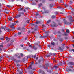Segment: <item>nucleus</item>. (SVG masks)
I'll return each instance as SVG.
<instances>
[{
  "label": "nucleus",
  "instance_id": "f257e3e1",
  "mask_svg": "<svg viewBox=\"0 0 74 74\" xmlns=\"http://www.w3.org/2000/svg\"><path fill=\"white\" fill-rule=\"evenodd\" d=\"M53 27H57L58 26V25L56 24V23L55 22L53 23L51 25Z\"/></svg>",
  "mask_w": 74,
  "mask_h": 74
},
{
  "label": "nucleus",
  "instance_id": "f03ea898",
  "mask_svg": "<svg viewBox=\"0 0 74 74\" xmlns=\"http://www.w3.org/2000/svg\"><path fill=\"white\" fill-rule=\"evenodd\" d=\"M15 25V24H12L10 26V27L12 29H15V26H14Z\"/></svg>",
  "mask_w": 74,
  "mask_h": 74
},
{
  "label": "nucleus",
  "instance_id": "7ed1b4c3",
  "mask_svg": "<svg viewBox=\"0 0 74 74\" xmlns=\"http://www.w3.org/2000/svg\"><path fill=\"white\" fill-rule=\"evenodd\" d=\"M3 48V46L2 45H0V51H2V49ZM1 52V51H0Z\"/></svg>",
  "mask_w": 74,
  "mask_h": 74
},
{
  "label": "nucleus",
  "instance_id": "20e7f679",
  "mask_svg": "<svg viewBox=\"0 0 74 74\" xmlns=\"http://www.w3.org/2000/svg\"><path fill=\"white\" fill-rule=\"evenodd\" d=\"M5 39L7 42H8L10 40V39L8 37H6Z\"/></svg>",
  "mask_w": 74,
  "mask_h": 74
},
{
  "label": "nucleus",
  "instance_id": "39448f33",
  "mask_svg": "<svg viewBox=\"0 0 74 74\" xmlns=\"http://www.w3.org/2000/svg\"><path fill=\"white\" fill-rule=\"evenodd\" d=\"M32 48L35 50H37V48L34 45L32 47Z\"/></svg>",
  "mask_w": 74,
  "mask_h": 74
},
{
  "label": "nucleus",
  "instance_id": "423d86ee",
  "mask_svg": "<svg viewBox=\"0 0 74 74\" xmlns=\"http://www.w3.org/2000/svg\"><path fill=\"white\" fill-rule=\"evenodd\" d=\"M72 71V70L70 69V68H69L68 69H66V71L69 73V71Z\"/></svg>",
  "mask_w": 74,
  "mask_h": 74
},
{
  "label": "nucleus",
  "instance_id": "0eeeda50",
  "mask_svg": "<svg viewBox=\"0 0 74 74\" xmlns=\"http://www.w3.org/2000/svg\"><path fill=\"white\" fill-rule=\"evenodd\" d=\"M8 20L10 21H12V18L11 17H10L8 18Z\"/></svg>",
  "mask_w": 74,
  "mask_h": 74
},
{
  "label": "nucleus",
  "instance_id": "6e6552de",
  "mask_svg": "<svg viewBox=\"0 0 74 74\" xmlns=\"http://www.w3.org/2000/svg\"><path fill=\"white\" fill-rule=\"evenodd\" d=\"M21 16V15H18L17 16H16L15 17V18H19V17H20Z\"/></svg>",
  "mask_w": 74,
  "mask_h": 74
},
{
  "label": "nucleus",
  "instance_id": "1a4fd4ad",
  "mask_svg": "<svg viewBox=\"0 0 74 74\" xmlns=\"http://www.w3.org/2000/svg\"><path fill=\"white\" fill-rule=\"evenodd\" d=\"M23 8H21L18 10V11H23Z\"/></svg>",
  "mask_w": 74,
  "mask_h": 74
},
{
  "label": "nucleus",
  "instance_id": "9d476101",
  "mask_svg": "<svg viewBox=\"0 0 74 74\" xmlns=\"http://www.w3.org/2000/svg\"><path fill=\"white\" fill-rule=\"evenodd\" d=\"M44 13H48V11L47 10H45L44 12H42V14H44Z\"/></svg>",
  "mask_w": 74,
  "mask_h": 74
},
{
  "label": "nucleus",
  "instance_id": "9b49d317",
  "mask_svg": "<svg viewBox=\"0 0 74 74\" xmlns=\"http://www.w3.org/2000/svg\"><path fill=\"white\" fill-rule=\"evenodd\" d=\"M8 31V32H10L11 31V29H10L9 28H8L6 29Z\"/></svg>",
  "mask_w": 74,
  "mask_h": 74
},
{
  "label": "nucleus",
  "instance_id": "f8f14e48",
  "mask_svg": "<svg viewBox=\"0 0 74 74\" xmlns=\"http://www.w3.org/2000/svg\"><path fill=\"white\" fill-rule=\"evenodd\" d=\"M0 40H1V41H4V38H0Z\"/></svg>",
  "mask_w": 74,
  "mask_h": 74
},
{
  "label": "nucleus",
  "instance_id": "ddd939ff",
  "mask_svg": "<svg viewBox=\"0 0 74 74\" xmlns=\"http://www.w3.org/2000/svg\"><path fill=\"white\" fill-rule=\"evenodd\" d=\"M66 32L67 33H70V31L69 29H67L66 31Z\"/></svg>",
  "mask_w": 74,
  "mask_h": 74
},
{
  "label": "nucleus",
  "instance_id": "4468645a",
  "mask_svg": "<svg viewBox=\"0 0 74 74\" xmlns=\"http://www.w3.org/2000/svg\"><path fill=\"white\" fill-rule=\"evenodd\" d=\"M50 22H51V20H49L47 22V24L49 23Z\"/></svg>",
  "mask_w": 74,
  "mask_h": 74
},
{
  "label": "nucleus",
  "instance_id": "2eb2a0df",
  "mask_svg": "<svg viewBox=\"0 0 74 74\" xmlns=\"http://www.w3.org/2000/svg\"><path fill=\"white\" fill-rule=\"evenodd\" d=\"M72 16H68V18H69V19H71V18H72Z\"/></svg>",
  "mask_w": 74,
  "mask_h": 74
},
{
  "label": "nucleus",
  "instance_id": "dca6fc26",
  "mask_svg": "<svg viewBox=\"0 0 74 74\" xmlns=\"http://www.w3.org/2000/svg\"><path fill=\"white\" fill-rule=\"evenodd\" d=\"M51 44L52 45H55V43L54 42H51Z\"/></svg>",
  "mask_w": 74,
  "mask_h": 74
},
{
  "label": "nucleus",
  "instance_id": "f3484780",
  "mask_svg": "<svg viewBox=\"0 0 74 74\" xmlns=\"http://www.w3.org/2000/svg\"><path fill=\"white\" fill-rule=\"evenodd\" d=\"M40 23V21H37L36 22V24H39Z\"/></svg>",
  "mask_w": 74,
  "mask_h": 74
},
{
  "label": "nucleus",
  "instance_id": "a211bd4d",
  "mask_svg": "<svg viewBox=\"0 0 74 74\" xmlns=\"http://www.w3.org/2000/svg\"><path fill=\"white\" fill-rule=\"evenodd\" d=\"M51 18H52V19H54V18H55V16H54V15H53V16H52Z\"/></svg>",
  "mask_w": 74,
  "mask_h": 74
},
{
  "label": "nucleus",
  "instance_id": "6ab92c4d",
  "mask_svg": "<svg viewBox=\"0 0 74 74\" xmlns=\"http://www.w3.org/2000/svg\"><path fill=\"white\" fill-rule=\"evenodd\" d=\"M60 41L61 42H62L63 41V40L62 38H61L60 39Z\"/></svg>",
  "mask_w": 74,
  "mask_h": 74
},
{
  "label": "nucleus",
  "instance_id": "aec40b11",
  "mask_svg": "<svg viewBox=\"0 0 74 74\" xmlns=\"http://www.w3.org/2000/svg\"><path fill=\"white\" fill-rule=\"evenodd\" d=\"M19 56V54L18 53H17L15 55V56H16V57H17V56Z\"/></svg>",
  "mask_w": 74,
  "mask_h": 74
},
{
  "label": "nucleus",
  "instance_id": "412c9836",
  "mask_svg": "<svg viewBox=\"0 0 74 74\" xmlns=\"http://www.w3.org/2000/svg\"><path fill=\"white\" fill-rule=\"evenodd\" d=\"M69 64L70 65H73V62H69Z\"/></svg>",
  "mask_w": 74,
  "mask_h": 74
},
{
  "label": "nucleus",
  "instance_id": "4be33fe9",
  "mask_svg": "<svg viewBox=\"0 0 74 74\" xmlns=\"http://www.w3.org/2000/svg\"><path fill=\"white\" fill-rule=\"evenodd\" d=\"M53 68H55V69H57V68H58V67L56 66H53Z\"/></svg>",
  "mask_w": 74,
  "mask_h": 74
},
{
  "label": "nucleus",
  "instance_id": "5701e85b",
  "mask_svg": "<svg viewBox=\"0 0 74 74\" xmlns=\"http://www.w3.org/2000/svg\"><path fill=\"white\" fill-rule=\"evenodd\" d=\"M38 6H39V7H41V6H42V4L40 3L39 4Z\"/></svg>",
  "mask_w": 74,
  "mask_h": 74
},
{
  "label": "nucleus",
  "instance_id": "b1692460",
  "mask_svg": "<svg viewBox=\"0 0 74 74\" xmlns=\"http://www.w3.org/2000/svg\"><path fill=\"white\" fill-rule=\"evenodd\" d=\"M7 7H8V8H10V7H11V6H10V5H7Z\"/></svg>",
  "mask_w": 74,
  "mask_h": 74
},
{
  "label": "nucleus",
  "instance_id": "393cba45",
  "mask_svg": "<svg viewBox=\"0 0 74 74\" xmlns=\"http://www.w3.org/2000/svg\"><path fill=\"white\" fill-rule=\"evenodd\" d=\"M27 23H30V21L29 20H27Z\"/></svg>",
  "mask_w": 74,
  "mask_h": 74
},
{
  "label": "nucleus",
  "instance_id": "a878e982",
  "mask_svg": "<svg viewBox=\"0 0 74 74\" xmlns=\"http://www.w3.org/2000/svg\"><path fill=\"white\" fill-rule=\"evenodd\" d=\"M55 14L56 15H58V12H55Z\"/></svg>",
  "mask_w": 74,
  "mask_h": 74
},
{
  "label": "nucleus",
  "instance_id": "bb28decb",
  "mask_svg": "<svg viewBox=\"0 0 74 74\" xmlns=\"http://www.w3.org/2000/svg\"><path fill=\"white\" fill-rule=\"evenodd\" d=\"M18 35H20V34H21V32H18Z\"/></svg>",
  "mask_w": 74,
  "mask_h": 74
},
{
  "label": "nucleus",
  "instance_id": "cd10ccee",
  "mask_svg": "<svg viewBox=\"0 0 74 74\" xmlns=\"http://www.w3.org/2000/svg\"><path fill=\"white\" fill-rule=\"evenodd\" d=\"M69 68L71 69H71L73 68V66H70L69 67Z\"/></svg>",
  "mask_w": 74,
  "mask_h": 74
},
{
  "label": "nucleus",
  "instance_id": "c85d7f7f",
  "mask_svg": "<svg viewBox=\"0 0 74 74\" xmlns=\"http://www.w3.org/2000/svg\"><path fill=\"white\" fill-rule=\"evenodd\" d=\"M59 50H62V48L61 47H59V49H58Z\"/></svg>",
  "mask_w": 74,
  "mask_h": 74
},
{
  "label": "nucleus",
  "instance_id": "c756f323",
  "mask_svg": "<svg viewBox=\"0 0 74 74\" xmlns=\"http://www.w3.org/2000/svg\"><path fill=\"white\" fill-rule=\"evenodd\" d=\"M46 65L47 66H49V64H46Z\"/></svg>",
  "mask_w": 74,
  "mask_h": 74
},
{
  "label": "nucleus",
  "instance_id": "7c9ffc66",
  "mask_svg": "<svg viewBox=\"0 0 74 74\" xmlns=\"http://www.w3.org/2000/svg\"><path fill=\"white\" fill-rule=\"evenodd\" d=\"M15 23H19V21H16L15 22Z\"/></svg>",
  "mask_w": 74,
  "mask_h": 74
},
{
  "label": "nucleus",
  "instance_id": "2f4dec72",
  "mask_svg": "<svg viewBox=\"0 0 74 74\" xmlns=\"http://www.w3.org/2000/svg\"><path fill=\"white\" fill-rule=\"evenodd\" d=\"M20 46H21V47H23V45L22 44H21V45H20Z\"/></svg>",
  "mask_w": 74,
  "mask_h": 74
},
{
  "label": "nucleus",
  "instance_id": "473e14b6",
  "mask_svg": "<svg viewBox=\"0 0 74 74\" xmlns=\"http://www.w3.org/2000/svg\"><path fill=\"white\" fill-rule=\"evenodd\" d=\"M41 60H39L38 61V63H40V62H41Z\"/></svg>",
  "mask_w": 74,
  "mask_h": 74
},
{
  "label": "nucleus",
  "instance_id": "72a5a7b5",
  "mask_svg": "<svg viewBox=\"0 0 74 74\" xmlns=\"http://www.w3.org/2000/svg\"><path fill=\"white\" fill-rule=\"evenodd\" d=\"M20 55L22 57H23V55L22 53H21Z\"/></svg>",
  "mask_w": 74,
  "mask_h": 74
},
{
  "label": "nucleus",
  "instance_id": "f704fd0d",
  "mask_svg": "<svg viewBox=\"0 0 74 74\" xmlns=\"http://www.w3.org/2000/svg\"><path fill=\"white\" fill-rule=\"evenodd\" d=\"M13 40H14V39H13L11 41V42H14V41H13Z\"/></svg>",
  "mask_w": 74,
  "mask_h": 74
},
{
  "label": "nucleus",
  "instance_id": "c9c22d12",
  "mask_svg": "<svg viewBox=\"0 0 74 74\" xmlns=\"http://www.w3.org/2000/svg\"><path fill=\"white\" fill-rule=\"evenodd\" d=\"M1 28L2 29H5L4 28V27H2Z\"/></svg>",
  "mask_w": 74,
  "mask_h": 74
},
{
  "label": "nucleus",
  "instance_id": "e433bc0d",
  "mask_svg": "<svg viewBox=\"0 0 74 74\" xmlns=\"http://www.w3.org/2000/svg\"><path fill=\"white\" fill-rule=\"evenodd\" d=\"M65 7H68V5H65Z\"/></svg>",
  "mask_w": 74,
  "mask_h": 74
},
{
  "label": "nucleus",
  "instance_id": "4c0bfd02",
  "mask_svg": "<svg viewBox=\"0 0 74 74\" xmlns=\"http://www.w3.org/2000/svg\"><path fill=\"white\" fill-rule=\"evenodd\" d=\"M36 55H35L34 56V58H36Z\"/></svg>",
  "mask_w": 74,
  "mask_h": 74
},
{
  "label": "nucleus",
  "instance_id": "58836bf2",
  "mask_svg": "<svg viewBox=\"0 0 74 74\" xmlns=\"http://www.w3.org/2000/svg\"><path fill=\"white\" fill-rule=\"evenodd\" d=\"M21 58V57L20 56H18V58Z\"/></svg>",
  "mask_w": 74,
  "mask_h": 74
},
{
  "label": "nucleus",
  "instance_id": "ea45409f",
  "mask_svg": "<svg viewBox=\"0 0 74 74\" xmlns=\"http://www.w3.org/2000/svg\"><path fill=\"white\" fill-rule=\"evenodd\" d=\"M64 33L65 34V36H67V34L66 33V32H64Z\"/></svg>",
  "mask_w": 74,
  "mask_h": 74
},
{
  "label": "nucleus",
  "instance_id": "a19ab883",
  "mask_svg": "<svg viewBox=\"0 0 74 74\" xmlns=\"http://www.w3.org/2000/svg\"><path fill=\"white\" fill-rule=\"evenodd\" d=\"M68 38L67 37H65V39H67Z\"/></svg>",
  "mask_w": 74,
  "mask_h": 74
},
{
  "label": "nucleus",
  "instance_id": "79ce46f5",
  "mask_svg": "<svg viewBox=\"0 0 74 74\" xmlns=\"http://www.w3.org/2000/svg\"><path fill=\"white\" fill-rule=\"evenodd\" d=\"M57 33H58V34L60 33V31H58L57 32Z\"/></svg>",
  "mask_w": 74,
  "mask_h": 74
},
{
  "label": "nucleus",
  "instance_id": "37998d69",
  "mask_svg": "<svg viewBox=\"0 0 74 74\" xmlns=\"http://www.w3.org/2000/svg\"><path fill=\"white\" fill-rule=\"evenodd\" d=\"M35 1L36 2H37V3L38 1V0H35Z\"/></svg>",
  "mask_w": 74,
  "mask_h": 74
},
{
  "label": "nucleus",
  "instance_id": "c03bdc74",
  "mask_svg": "<svg viewBox=\"0 0 74 74\" xmlns=\"http://www.w3.org/2000/svg\"><path fill=\"white\" fill-rule=\"evenodd\" d=\"M29 47H30V48H32V45H29Z\"/></svg>",
  "mask_w": 74,
  "mask_h": 74
},
{
  "label": "nucleus",
  "instance_id": "a18cd8bd",
  "mask_svg": "<svg viewBox=\"0 0 74 74\" xmlns=\"http://www.w3.org/2000/svg\"><path fill=\"white\" fill-rule=\"evenodd\" d=\"M38 15H39L38 14H37L36 15V16H37Z\"/></svg>",
  "mask_w": 74,
  "mask_h": 74
},
{
  "label": "nucleus",
  "instance_id": "49530a36",
  "mask_svg": "<svg viewBox=\"0 0 74 74\" xmlns=\"http://www.w3.org/2000/svg\"><path fill=\"white\" fill-rule=\"evenodd\" d=\"M69 51H70V52H72V50L70 49L69 50Z\"/></svg>",
  "mask_w": 74,
  "mask_h": 74
},
{
  "label": "nucleus",
  "instance_id": "de8ad7c7",
  "mask_svg": "<svg viewBox=\"0 0 74 74\" xmlns=\"http://www.w3.org/2000/svg\"><path fill=\"white\" fill-rule=\"evenodd\" d=\"M38 59V57H36V60H37V59Z\"/></svg>",
  "mask_w": 74,
  "mask_h": 74
},
{
  "label": "nucleus",
  "instance_id": "09e8293b",
  "mask_svg": "<svg viewBox=\"0 0 74 74\" xmlns=\"http://www.w3.org/2000/svg\"><path fill=\"white\" fill-rule=\"evenodd\" d=\"M17 66H18V67H19V66H20V65H19V64H18L17 65Z\"/></svg>",
  "mask_w": 74,
  "mask_h": 74
},
{
  "label": "nucleus",
  "instance_id": "8fccbe9b",
  "mask_svg": "<svg viewBox=\"0 0 74 74\" xmlns=\"http://www.w3.org/2000/svg\"><path fill=\"white\" fill-rule=\"evenodd\" d=\"M32 66L31 65H30V69H32Z\"/></svg>",
  "mask_w": 74,
  "mask_h": 74
},
{
  "label": "nucleus",
  "instance_id": "3c124183",
  "mask_svg": "<svg viewBox=\"0 0 74 74\" xmlns=\"http://www.w3.org/2000/svg\"><path fill=\"white\" fill-rule=\"evenodd\" d=\"M51 47V46L49 45H48V47Z\"/></svg>",
  "mask_w": 74,
  "mask_h": 74
},
{
  "label": "nucleus",
  "instance_id": "603ef678",
  "mask_svg": "<svg viewBox=\"0 0 74 74\" xmlns=\"http://www.w3.org/2000/svg\"><path fill=\"white\" fill-rule=\"evenodd\" d=\"M6 13L7 14H8V12H6Z\"/></svg>",
  "mask_w": 74,
  "mask_h": 74
},
{
  "label": "nucleus",
  "instance_id": "864d4df0",
  "mask_svg": "<svg viewBox=\"0 0 74 74\" xmlns=\"http://www.w3.org/2000/svg\"><path fill=\"white\" fill-rule=\"evenodd\" d=\"M62 32H64V29H62Z\"/></svg>",
  "mask_w": 74,
  "mask_h": 74
},
{
  "label": "nucleus",
  "instance_id": "5fc2aeb1",
  "mask_svg": "<svg viewBox=\"0 0 74 74\" xmlns=\"http://www.w3.org/2000/svg\"><path fill=\"white\" fill-rule=\"evenodd\" d=\"M39 47H40H40H41V46L40 45H39Z\"/></svg>",
  "mask_w": 74,
  "mask_h": 74
},
{
  "label": "nucleus",
  "instance_id": "6e6d98bb",
  "mask_svg": "<svg viewBox=\"0 0 74 74\" xmlns=\"http://www.w3.org/2000/svg\"><path fill=\"white\" fill-rule=\"evenodd\" d=\"M58 25H60H60H61V24H60V23H58Z\"/></svg>",
  "mask_w": 74,
  "mask_h": 74
},
{
  "label": "nucleus",
  "instance_id": "4d7b16f0",
  "mask_svg": "<svg viewBox=\"0 0 74 74\" xmlns=\"http://www.w3.org/2000/svg\"><path fill=\"white\" fill-rule=\"evenodd\" d=\"M1 7V5L0 3V8Z\"/></svg>",
  "mask_w": 74,
  "mask_h": 74
},
{
  "label": "nucleus",
  "instance_id": "13d9d810",
  "mask_svg": "<svg viewBox=\"0 0 74 74\" xmlns=\"http://www.w3.org/2000/svg\"><path fill=\"white\" fill-rule=\"evenodd\" d=\"M70 3H72V1H70Z\"/></svg>",
  "mask_w": 74,
  "mask_h": 74
},
{
  "label": "nucleus",
  "instance_id": "bf43d9fd",
  "mask_svg": "<svg viewBox=\"0 0 74 74\" xmlns=\"http://www.w3.org/2000/svg\"><path fill=\"white\" fill-rule=\"evenodd\" d=\"M23 11L24 12H26V10H25V9L23 10Z\"/></svg>",
  "mask_w": 74,
  "mask_h": 74
},
{
  "label": "nucleus",
  "instance_id": "052dcab7",
  "mask_svg": "<svg viewBox=\"0 0 74 74\" xmlns=\"http://www.w3.org/2000/svg\"><path fill=\"white\" fill-rule=\"evenodd\" d=\"M13 60H15V61H16V59H13Z\"/></svg>",
  "mask_w": 74,
  "mask_h": 74
},
{
  "label": "nucleus",
  "instance_id": "680f3d73",
  "mask_svg": "<svg viewBox=\"0 0 74 74\" xmlns=\"http://www.w3.org/2000/svg\"><path fill=\"white\" fill-rule=\"evenodd\" d=\"M30 31H28V33H30Z\"/></svg>",
  "mask_w": 74,
  "mask_h": 74
},
{
  "label": "nucleus",
  "instance_id": "e2e57ef3",
  "mask_svg": "<svg viewBox=\"0 0 74 74\" xmlns=\"http://www.w3.org/2000/svg\"><path fill=\"white\" fill-rule=\"evenodd\" d=\"M31 63H32V64H33V63H34V62H31Z\"/></svg>",
  "mask_w": 74,
  "mask_h": 74
},
{
  "label": "nucleus",
  "instance_id": "0e129e2a",
  "mask_svg": "<svg viewBox=\"0 0 74 74\" xmlns=\"http://www.w3.org/2000/svg\"><path fill=\"white\" fill-rule=\"evenodd\" d=\"M32 26H34V24H32Z\"/></svg>",
  "mask_w": 74,
  "mask_h": 74
},
{
  "label": "nucleus",
  "instance_id": "69168bd1",
  "mask_svg": "<svg viewBox=\"0 0 74 74\" xmlns=\"http://www.w3.org/2000/svg\"><path fill=\"white\" fill-rule=\"evenodd\" d=\"M72 51H73V52H74V49H73L72 50Z\"/></svg>",
  "mask_w": 74,
  "mask_h": 74
},
{
  "label": "nucleus",
  "instance_id": "338daca9",
  "mask_svg": "<svg viewBox=\"0 0 74 74\" xmlns=\"http://www.w3.org/2000/svg\"><path fill=\"white\" fill-rule=\"evenodd\" d=\"M72 45H73V47H74V44H72Z\"/></svg>",
  "mask_w": 74,
  "mask_h": 74
},
{
  "label": "nucleus",
  "instance_id": "774afa93",
  "mask_svg": "<svg viewBox=\"0 0 74 74\" xmlns=\"http://www.w3.org/2000/svg\"><path fill=\"white\" fill-rule=\"evenodd\" d=\"M53 55H56V54L55 53H53Z\"/></svg>",
  "mask_w": 74,
  "mask_h": 74
}]
</instances>
